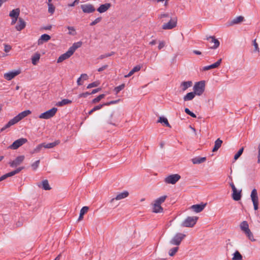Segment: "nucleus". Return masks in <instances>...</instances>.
<instances>
[{
    "mask_svg": "<svg viewBox=\"0 0 260 260\" xmlns=\"http://www.w3.org/2000/svg\"><path fill=\"white\" fill-rule=\"evenodd\" d=\"M99 85V83L98 82H93L91 83H90L88 85L87 88H91L94 87H96Z\"/></svg>",
    "mask_w": 260,
    "mask_h": 260,
    "instance_id": "4d7b16f0",
    "label": "nucleus"
},
{
    "mask_svg": "<svg viewBox=\"0 0 260 260\" xmlns=\"http://www.w3.org/2000/svg\"><path fill=\"white\" fill-rule=\"evenodd\" d=\"M110 118L111 119L108 122L110 124L115 125V123L121 119V115L118 111H114L111 114Z\"/></svg>",
    "mask_w": 260,
    "mask_h": 260,
    "instance_id": "423d86ee",
    "label": "nucleus"
},
{
    "mask_svg": "<svg viewBox=\"0 0 260 260\" xmlns=\"http://www.w3.org/2000/svg\"><path fill=\"white\" fill-rule=\"evenodd\" d=\"M240 227L241 230L244 232L245 234L250 231L249 229L248 224L246 221H242L240 225Z\"/></svg>",
    "mask_w": 260,
    "mask_h": 260,
    "instance_id": "bb28decb",
    "label": "nucleus"
},
{
    "mask_svg": "<svg viewBox=\"0 0 260 260\" xmlns=\"http://www.w3.org/2000/svg\"><path fill=\"white\" fill-rule=\"evenodd\" d=\"M253 45L254 47V51L259 53V49L258 47V44L256 43L255 39L253 41Z\"/></svg>",
    "mask_w": 260,
    "mask_h": 260,
    "instance_id": "6e6d98bb",
    "label": "nucleus"
},
{
    "mask_svg": "<svg viewBox=\"0 0 260 260\" xmlns=\"http://www.w3.org/2000/svg\"><path fill=\"white\" fill-rule=\"evenodd\" d=\"M207 40L209 41L210 43L214 44L213 46L211 47V49H215L219 46V41L214 37H209L207 38Z\"/></svg>",
    "mask_w": 260,
    "mask_h": 260,
    "instance_id": "6ab92c4d",
    "label": "nucleus"
},
{
    "mask_svg": "<svg viewBox=\"0 0 260 260\" xmlns=\"http://www.w3.org/2000/svg\"><path fill=\"white\" fill-rule=\"evenodd\" d=\"M178 247L176 246L170 249L169 254L171 256H174L178 250Z\"/></svg>",
    "mask_w": 260,
    "mask_h": 260,
    "instance_id": "37998d69",
    "label": "nucleus"
},
{
    "mask_svg": "<svg viewBox=\"0 0 260 260\" xmlns=\"http://www.w3.org/2000/svg\"><path fill=\"white\" fill-rule=\"evenodd\" d=\"M51 37L47 34H43L41 35V37L38 40V45H41L44 42H46L50 39Z\"/></svg>",
    "mask_w": 260,
    "mask_h": 260,
    "instance_id": "412c9836",
    "label": "nucleus"
},
{
    "mask_svg": "<svg viewBox=\"0 0 260 260\" xmlns=\"http://www.w3.org/2000/svg\"><path fill=\"white\" fill-rule=\"evenodd\" d=\"M20 14V9L16 8L12 10L9 13V16L11 18H18Z\"/></svg>",
    "mask_w": 260,
    "mask_h": 260,
    "instance_id": "c85d7f7f",
    "label": "nucleus"
},
{
    "mask_svg": "<svg viewBox=\"0 0 260 260\" xmlns=\"http://www.w3.org/2000/svg\"><path fill=\"white\" fill-rule=\"evenodd\" d=\"M180 176L178 174H172L166 177L165 181L168 184H174L180 179Z\"/></svg>",
    "mask_w": 260,
    "mask_h": 260,
    "instance_id": "0eeeda50",
    "label": "nucleus"
},
{
    "mask_svg": "<svg viewBox=\"0 0 260 260\" xmlns=\"http://www.w3.org/2000/svg\"><path fill=\"white\" fill-rule=\"evenodd\" d=\"M230 185L232 189V198L233 200L236 201L240 200L241 198V190H238L233 182L230 183Z\"/></svg>",
    "mask_w": 260,
    "mask_h": 260,
    "instance_id": "39448f33",
    "label": "nucleus"
},
{
    "mask_svg": "<svg viewBox=\"0 0 260 260\" xmlns=\"http://www.w3.org/2000/svg\"><path fill=\"white\" fill-rule=\"evenodd\" d=\"M57 111V109L56 108H52V109L41 113L39 116V117L40 119H49L52 117H53L55 114H56V112Z\"/></svg>",
    "mask_w": 260,
    "mask_h": 260,
    "instance_id": "20e7f679",
    "label": "nucleus"
},
{
    "mask_svg": "<svg viewBox=\"0 0 260 260\" xmlns=\"http://www.w3.org/2000/svg\"><path fill=\"white\" fill-rule=\"evenodd\" d=\"M104 106H105L104 105V103L103 104H100V105H97V106H95V107H94L92 109L94 111H96L97 110H100L103 107H104Z\"/></svg>",
    "mask_w": 260,
    "mask_h": 260,
    "instance_id": "052dcab7",
    "label": "nucleus"
},
{
    "mask_svg": "<svg viewBox=\"0 0 260 260\" xmlns=\"http://www.w3.org/2000/svg\"><path fill=\"white\" fill-rule=\"evenodd\" d=\"M111 5L110 3L102 4L97 9V11L100 13H103L106 12L111 7Z\"/></svg>",
    "mask_w": 260,
    "mask_h": 260,
    "instance_id": "aec40b11",
    "label": "nucleus"
},
{
    "mask_svg": "<svg viewBox=\"0 0 260 260\" xmlns=\"http://www.w3.org/2000/svg\"><path fill=\"white\" fill-rule=\"evenodd\" d=\"M198 217L197 216H188L181 223V226L192 228L197 223Z\"/></svg>",
    "mask_w": 260,
    "mask_h": 260,
    "instance_id": "f257e3e1",
    "label": "nucleus"
},
{
    "mask_svg": "<svg viewBox=\"0 0 260 260\" xmlns=\"http://www.w3.org/2000/svg\"><path fill=\"white\" fill-rule=\"evenodd\" d=\"M157 122L161 123H163L166 126L171 127V125L169 124L168 119L164 117H160Z\"/></svg>",
    "mask_w": 260,
    "mask_h": 260,
    "instance_id": "4c0bfd02",
    "label": "nucleus"
},
{
    "mask_svg": "<svg viewBox=\"0 0 260 260\" xmlns=\"http://www.w3.org/2000/svg\"><path fill=\"white\" fill-rule=\"evenodd\" d=\"M40 162V160H38L31 164V167L33 170H36L37 169L39 166Z\"/></svg>",
    "mask_w": 260,
    "mask_h": 260,
    "instance_id": "3c124183",
    "label": "nucleus"
},
{
    "mask_svg": "<svg viewBox=\"0 0 260 260\" xmlns=\"http://www.w3.org/2000/svg\"><path fill=\"white\" fill-rule=\"evenodd\" d=\"M40 58V54L39 53H36L31 56V62L34 65H36Z\"/></svg>",
    "mask_w": 260,
    "mask_h": 260,
    "instance_id": "f704fd0d",
    "label": "nucleus"
},
{
    "mask_svg": "<svg viewBox=\"0 0 260 260\" xmlns=\"http://www.w3.org/2000/svg\"><path fill=\"white\" fill-rule=\"evenodd\" d=\"M233 260H242V256L238 251H236L233 254L232 258Z\"/></svg>",
    "mask_w": 260,
    "mask_h": 260,
    "instance_id": "ea45409f",
    "label": "nucleus"
},
{
    "mask_svg": "<svg viewBox=\"0 0 260 260\" xmlns=\"http://www.w3.org/2000/svg\"><path fill=\"white\" fill-rule=\"evenodd\" d=\"M165 43L164 41L159 42V45L158 46V49L160 50L162 48H164L165 47Z\"/></svg>",
    "mask_w": 260,
    "mask_h": 260,
    "instance_id": "338daca9",
    "label": "nucleus"
},
{
    "mask_svg": "<svg viewBox=\"0 0 260 260\" xmlns=\"http://www.w3.org/2000/svg\"><path fill=\"white\" fill-rule=\"evenodd\" d=\"M88 210V207L87 206H84L82 207L80 212L79 217L78 219V221H80L82 220L83 218V215L87 212Z\"/></svg>",
    "mask_w": 260,
    "mask_h": 260,
    "instance_id": "c9c22d12",
    "label": "nucleus"
},
{
    "mask_svg": "<svg viewBox=\"0 0 260 260\" xmlns=\"http://www.w3.org/2000/svg\"><path fill=\"white\" fill-rule=\"evenodd\" d=\"M221 61H222V59L220 58V59H218L214 63H213V64H212L211 65H209V66H205V67H204L203 68L202 71H207V70H210V69H212L217 68L221 64Z\"/></svg>",
    "mask_w": 260,
    "mask_h": 260,
    "instance_id": "dca6fc26",
    "label": "nucleus"
},
{
    "mask_svg": "<svg viewBox=\"0 0 260 260\" xmlns=\"http://www.w3.org/2000/svg\"><path fill=\"white\" fill-rule=\"evenodd\" d=\"M186 237V235L181 233H178L175 235L172 239L170 241V244L173 245L179 246L182 241Z\"/></svg>",
    "mask_w": 260,
    "mask_h": 260,
    "instance_id": "7ed1b4c3",
    "label": "nucleus"
},
{
    "mask_svg": "<svg viewBox=\"0 0 260 260\" xmlns=\"http://www.w3.org/2000/svg\"><path fill=\"white\" fill-rule=\"evenodd\" d=\"M196 94L194 92H190L187 93L185 96L183 97L184 101H188L192 100Z\"/></svg>",
    "mask_w": 260,
    "mask_h": 260,
    "instance_id": "2f4dec72",
    "label": "nucleus"
},
{
    "mask_svg": "<svg viewBox=\"0 0 260 260\" xmlns=\"http://www.w3.org/2000/svg\"><path fill=\"white\" fill-rule=\"evenodd\" d=\"M170 16H169V14L168 13H164V14H161L159 16V19H163L164 18H169Z\"/></svg>",
    "mask_w": 260,
    "mask_h": 260,
    "instance_id": "0e129e2a",
    "label": "nucleus"
},
{
    "mask_svg": "<svg viewBox=\"0 0 260 260\" xmlns=\"http://www.w3.org/2000/svg\"><path fill=\"white\" fill-rule=\"evenodd\" d=\"M19 121H20V120L19 119V118H18V117L16 115L13 118L11 119L9 122L10 124H11V125L12 126V125L16 124V123L18 122Z\"/></svg>",
    "mask_w": 260,
    "mask_h": 260,
    "instance_id": "49530a36",
    "label": "nucleus"
},
{
    "mask_svg": "<svg viewBox=\"0 0 260 260\" xmlns=\"http://www.w3.org/2000/svg\"><path fill=\"white\" fill-rule=\"evenodd\" d=\"M125 87V84H122L116 87H115L114 90L116 94H117L118 92H119L121 90L124 89Z\"/></svg>",
    "mask_w": 260,
    "mask_h": 260,
    "instance_id": "a18cd8bd",
    "label": "nucleus"
},
{
    "mask_svg": "<svg viewBox=\"0 0 260 260\" xmlns=\"http://www.w3.org/2000/svg\"><path fill=\"white\" fill-rule=\"evenodd\" d=\"M73 54L71 52V51L68 50L66 53L61 54L57 59V62L58 63H60L62 62L63 60L68 59L70 58Z\"/></svg>",
    "mask_w": 260,
    "mask_h": 260,
    "instance_id": "f3484780",
    "label": "nucleus"
},
{
    "mask_svg": "<svg viewBox=\"0 0 260 260\" xmlns=\"http://www.w3.org/2000/svg\"><path fill=\"white\" fill-rule=\"evenodd\" d=\"M24 155H20L17 156L15 160L9 162V165L11 167H16L21 164L24 159Z\"/></svg>",
    "mask_w": 260,
    "mask_h": 260,
    "instance_id": "4468645a",
    "label": "nucleus"
},
{
    "mask_svg": "<svg viewBox=\"0 0 260 260\" xmlns=\"http://www.w3.org/2000/svg\"><path fill=\"white\" fill-rule=\"evenodd\" d=\"M129 193L127 191H124L122 192L119 193L115 198L112 199L110 201L112 203L115 200H120L127 198L128 196Z\"/></svg>",
    "mask_w": 260,
    "mask_h": 260,
    "instance_id": "2eb2a0df",
    "label": "nucleus"
},
{
    "mask_svg": "<svg viewBox=\"0 0 260 260\" xmlns=\"http://www.w3.org/2000/svg\"><path fill=\"white\" fill-rule=\"evenodd\" d=\"M184 111L186 114L190 115L191 117L193 118H196L197 117L196 115L191 111H190L188 108H185Z\"/></svg>",
    "mask_w": 260,
    "mask_h": 260,
    "instance_id": "864d4df0",
    "label": "nucleus"
},
{
    "mask_svg": "<svg viewBox=\"0 0 260 260\" xmlns=\"http://www.w3.org/2000/svg\"><path fill=\"white\" fill-rule=\"evenodd\" d=\"M20 73V71L14 70L4 74V77L7 80H11Z\"/></svg>",
    "mask_w": 260,
    "mask_h": 260,
    "instance_id": "f8f14e48",
    "label": "nucleus"
},
{
    "mask_svg": "<svg viewBox=\"0 0 260 260\" xmlns=\"http://www.w3.org/2000/svg\"><path fill=\"white\" fill-rule=\"evenodd\" d=\"M141 67L140 65L135 66L133 68V69L129 72L127 75L124 76L125 78H127L131 76L132 75L134 74V73L138 72L140 70Z\"/></svg>",
    "mask_w": 260,
    "mask_h": 260,
    "instance_id": "473e14b6",
    "label": "nucleus"
},
{
    "mask_svg": "<svg viewBox=\"0 0 260 260\" xmlns=\"http://www.w3.org/2000/svg\"><path fill=\"white\" fill-rule=\"evenodd\" d=\"M244 20V17L242 16H239L235 17L234 19L232 20L231 21L228 22L227 24L228 26H232L235 24H238L241 22H242Z\"/></svg>",
    "mask_w": 260,
    "mask_h": 260,
    "instance_id": "a211bd4d",
    "label": "nucleus"
},
{
    "mask_svg": "<svg viewBox=\"0 0 260 260\" xmlns=\"http://www.w3.org/2000/svg\"><path fill=\"white\" fill-rule=\"evenodd\" d=\"M101 19H102L101 17H98V18H96L94 21H93L92 22H91L90 23V25L93 26V25H95L96 24L100 22L101 21Z\"/></svg>",
    "mask_w": 260,
    "mask_h": 260,
    "instance_id": "13d9d810",
    "label": "nucleus"
},
{
    "mask_svg": "<svg viewBox=\"0 0 260 260\" xmlns=\"http://www.w3.org/2000/svg\"><path fill=\"white\" fill-rule=\"evenodd\" d=\"M27 141V139L25 138H20L16 141H15L12 144L9 146V148L12 149H17L19 147L23 145L24 144L26 143Z\"/></svg>",
    "mask_w": 260,
    "mask_h": 260,
    "instance_id": "1a4fd4ad",
    "label": "nucleus"
},
{
    "mask_svg": "<svg viewBox=\"0 0 260 260\" xmlns=\"http://www.w3.org/2000/svg\"><path fill=\"white\" fill-rule=\"evenodd\" d=\"M79 2V0H75L73 3L69 4L68 6L70 7H74L76 5L78 4Z\"/></svg>",
    "mask_w": 260,
    "mask_h": 260,
    "instance_id": "e2e57ef3",
    "label": "nucleus"
},
{
    "mask_svg": "<svg viewBox=\"0 0 260 260\" xmlns=\"http://www.w3.org/2000/svg\"><path fill=\"white\" fill-rule=\"evenodd\" d=\"M23 169V167H20V168H17V169H16L14 171H13L12 172H10L9 173H8L0 177V182L6 179L8 177L13 176L15 175V174L19 173Z\"/></svg>",
    "mask_w": 260,
    "mask_h": 260,
    "instance_id": "ddd939ff",
    "label": "nucleus"
},
{
    "mask_svg": "<svg viewBox=\"0 0 260 260\" xmlns=\"http://www.w3.org/2000/svg\"><path fill=\"white\" fill-rule=\"evenodd\" d=\"M192 85V82L191 81L182 82L180 84V87L183 91H185L189 87H191Z\"/></svg>",
    "mask_w": 260,
    "mask_h": 260,
    "instance_id": "b1692460",
    "label": "nucleus"
},
{
    "mask_svg": "<svg viewBox=\"0 0 260 260\" xmlns=\"http://www.w3.org/2000/svg\"><path fill=\"white\" fill-rule=\"evenodd\" d=\"M72 101L70 100L69 99H63L61 101L58 102L56 104V105L57 106L61 107V106H63L64 105H68V104H71V103H72Z\"/></svg>",
    "mask_w": 260,
    "mask_h": 260,
    "instance_id": "e433bc0d",
    "label": "nucleus"
},
{
    "mask_svg": "<svg viewBox=\"0 0 260 260\" xmlns=\"http://www.w3.org/2000/svg\"><path fill=\"white\" fill-rule=\"evenodd\" d=\"M67 28L69 30L68 32L69 35L74 36L76 34V30L73 26H68Z\"/></svg>",
    "mask_w": 260,
    "mask_h": 260,
    "instance_id": "de8ad7c7",
    "label": "nucleus"
},
{
    "mask_svg": "<svg viewBox=\"0 0 260 260\" xmlns=\"http://www.w3.org/2000/svg\"><path fill=\"white\" fill-rule=\"evenodd\" d=\"M167 197V196L166 195L161 196V197L158 198L157 199H156L155 200L154 203L157 205H160L162 203H164Z\"/></svg>",
    "mask_w": 260,
    "mask_h": 260,
    "instance_id": "58836bf2",
    "label": "nucleus"
},
{
    "mask_svg": "<svg viewBox=\"0 0 260 260\" xmlns=\"http://www.w3.org/2000/svg\"><path fill=\"white\" fill-rule=\"evenodd\" d=\"M38 186L40 187H41L43 189L45 190H48L51 189L47 180H43L41 183L38 184Z\"/></svg>",
    "mask_w": 260,
    "mask_h": 260,
    "instance_id": "393cba45",
    "label": "nucleus"
},
{
    "mask_svg": "<svg viewBox=\"0 0 260 260\" xmlns=\"http://www.w3.org/2000/svg\"><path fill=\"white\" fill-rule=\"evenodd\" d=\"M258 156H257V162L259 163L260 162V144L258 145Z\"/></svg>",
    "mask_w": 260,
    "mask_h": 260,
    "instance_id": "774afa93",
    "label": "nucleus"
},
{
    "mask_svg": "<svg viewBox=\"0 0 260 260\" xmlns=\"http://www.w3.org/2000/svg\"><path fill=\"white\" fill-rule=\"evenodd\" d=\"M59 143L58 142H54L53 143H48V144H44V147L45 148H52L55 146L56 145H57Z\"/></svg>",
    "mask_w": 260,
    "mask_h": 260,
    "instance_id": "79ce46f5",
    "label": "nucleus"
},
{
    "mask_svg": "<svg viewBox=\"0 0 260 260\" xmlns=\"http://www.w3.org/2000/svg\"><path fill=\"white\" fill-rule=\"evenodd\" d=\"M48 12L51 14H53L55 11V7L51 3H48Z\"/></svg>",
    "mask_w": 260,
    "mask_h": 260,
    "instance_id": "c03bdc74",
    "label": "nucleus"
},
{
    "mask_svg": "<svg viewBox=\"0 0 260 260\" xmlns=\"http://www.w3.org/2000/svg\"><path fill=\"white\" fill-rule=\"evenodd\" d=\"M205 83L204 81L196 82L193 86V92L199 96L202 94L205 90Z\"/></svg>",
    "mask_w": 260,
    "mask_h": 260,
    "instance_id": "f03ea898",
    "label": "nucleus"
},
{
    "mask_svg": "<svg viewBox=\"0 0 260 260\" xmlns=\"http://www.w3.org/2000/svg\"><path fill=\"white\" fill-rule=\"evenodd\" d=\"M222 143V141L219 138L217 139L215 141L214 146L212 149V151L215 152L217 151L218 149L221 147Z\"/></svg>",
    "mask_w": 260,
    "mask_h": 260,
    "instance_id": "c756f323",
    "label": "nucleus"
},
{
    "mask_svg": "<svg viewBox=\"0 0 260 260\" xmlns=\"http://www.w3.org/2000/svg\"><path fill=\"white\" fill-rule=\"evenodd\" d=\"M91 93L90 92H84V93H82L81 94H80L78 96L79 98H86L88 95H90Z\"/></svg>",
    "mask_w": 260,
    "mask_h": 260,
    "instance_id": "680f3d73",
    "label": "nucleus"
},
{
    "mask_svg": "<svg viewBox=\"0 0 260 260\" xmlns=\"http://www.w3.org/2000/svg\"><path fill=\"white\" fill-rule=\"evenodd\" d=\"M206 160L205 157H196L191 159V161L193 164H200L204 162Z\"/></svg>",
    "mask_w": 260,
    "mask_h": 260,
    "instance_id": "a878e982",
    "label": "nucleus"
},
{
    "mask_svg": "<svg viewBox=\"0 0 260 260\" xmlns=\"http://www.w3.org/2000/svg\"><path fill=\"white\" fill-rule=\"evenodd\" d=\"M31 113V111L29 110H25L22 111V112L19 113L17 116L20 120V121L23 118L25 117L29 114Z\"/></svg>",
    "mask_w": 260,
    "mask_h": 260,
    "instance_id": "7c9ffc66",
    "label": "nucleus"
},
{
    "mask_svg": "<svg viewBox=\"0 0 260 260\" xmlns=\"http://www.w3.org/2000/svg\"><path fill=\"white\" fill-rule=\"evenodd\" d=\"M12 49V47L10 45L8 44H4V51L8 53Z\"/></svg>",
    "mask_w": 260,
    "mask_h": 260,
    "instance_id": "bf43d9fd",
    "label": "nucleus"
},
{
    "mask_svg": "<svg viewBox=\"0 0 260 260\" xmlns=\"http://www.w3.org/2000/svg\"><path fill=\"white\" fill-rule=\"evenodd\" d=\"M105 95L104 94H102L98 96L96 98L93 99L91 101L92 104H96L100 101L102 99L105 97Z\"/></svg>",
    "mask_w": 260,
    "mask_h": 260,
    "instance_id": "a19ab883",
    "label": "nucleus"
},
{
    "mask_svg": "<svg viewBox=\"0 0 260 260\" xmlns=\"http://www.w3.org/2000/svg\"><path fill=\"white\" fill-rule=\"evenodd\" d=\"M206 204H196L191 206V208L196 213H199L203 210Z\"/></svg>",
    "mask_w": 260,
    "mask_h": 260,
    "instance_id": "4be33fe9",
    "label": "nucleus"
},
{
    "mask_svg": "<svg viewBox=\"0 0 260 260\" xmlns=\"http://www.w3.org/2000/svg\"><path fill=\"white\" fill-rule=\"evenodd\" d=\"M246 236L248 238V239L251 240V241H255V239L254 238L253 234L252 232L249 231V232H247L246 234Z\"/></svg>",
    "mask_w": 260,
    "mask_h": 260,
    "instance_id": "603ef678",
    "label": "nucleus"
},
{
    "mask_svg": "<svg viewBox=\"0 0 260 260\" xmlns=\"http://www.w3.org/2000/svg\"><path fill=\"white\" fill-rule=\"evenodd\" d=\"M251 199L253 204L254 210H257L258 208V199L256 189H253L251 192Z\"/></svg>",
    "mask_w": 260,
    "mask_h": 260,
    "instance_id": "6e6552de",
    "label": "nucleus"
},
{
    "mask_svg": "<svg viewBox=\"0 0 260 260\" xmlns=\"http://www.w3.org/2000/svg\"><path fill=\"white\" fill-rule=\"evenodd\" d=\"M82 45L81 42H78L75 43L73 44V45L69 48V50L71 51V52L73 54L75 51L77 49L80 47Z\"/></svg>",
    "mask_w": 260,
    "mask_h": 260,
    "instance_id": "cd10ccee",
    "label": "nucleus"
},
{
    "mask_svg": "<svg viewBox=\"0 0 260 260\" xmlns=\"http://www.w3.org/2000/svg\"><path fill=\"white\" fill-rule=\"evenodd\" d=\"M25 22L21 18H19L18 20V23L16 25L15 28L17 30L20 31L25 27Z\"/></svg>",
    "mask_w": 260,
    "mask_h": 260,
    "instance_id": "5701e85b",
    "label": "nucleus"
},
{
    "mask_svg": "<svg viewBox=\"0 0 260 260\" xmlns=\"http://www.w3.org/2000/svg\"><path fill=\"white\" fill-rule=\"evenodd\" d=\"M81 8L84 13H91L95 11L94 6L90 4H87L81 5Z\"/></svg>",
    "mask_w": 260,
    "mask_h": 260,
    "instance_id": "9b49d317",
    "label": "nucleus"
},
{
    "mask_svg": "<svg viewBox=\"0 0 260 260\" xmlns=\"http://www.w3.org/2000/svg\"><path fill=\"white\" fill-rule=\"evenodd\" d=\"M114 54V52H111V53H106L105 54H102V55H101L99 57H98V59H103L105 58H106V57H109V56H111L112 55H113V54Z\"/></svg>",
    "mask_w": 260,
    "mask_h": 260,
    "instance_id": "09e8293b",
    "label": "nucleus"
},
{
    "mask_svg": "<svg viewBox=\"0 0 260 260\" xmlns=\"http://www.w3.org/2000/svg\"><path fill=\"white\" fill-rule=\"evenodd\" d=\"M42 147H44V143L39 144L38 145L36 148L34 149L32 153H38L39 152Z\"/></svg>",
    "mask_w": 260,
    "mask_h": 260,
    "instance_id": "5fc2aeb1",
    "label": "nucleus"
},
{
    "mask_svg": "<svg viewBox=\"0 0 260 260\" xmlns=\"http://www.w3.org/2000/svg\"><path fill=\"white\" fill-rule=\"evenodd\" d=\"M11 124H10L9 122H8L4 127H3L1 129V132H3L6 129L10 127L11 126Z\"/></svg>",
    "mask_w": 260,
    "mask_h": 260,
    "instance_id": "69168bd1",
    "label": "nucleus"
},
{
    "mask_svg": "<svg viewBox=\"0 0 260 260\" xmlns=\"http://www.w3.org/2000/svg\"><path fill=\"white\" fill-rule=\"evenodd\" d=\"M177 25V18L171 19L168 23H165L162 25L163 29H171L175 27Z\"/></svg>",
    "mask_w": 260,
    "mask_h": 260,
    "instance_id": "9d476101",
    "label": "nucleus"
},
{
    "mask_svg": "<svg viewBox=\"0 0 260 260\" xmlns=\"http://www.w3.org/2000/svg\"><path fill=\"white\" fill-rule=\"evenodd\" d=\"M244 148L242 147L241 149L239 150V151L237 152V153L234 156V159L237 160L242 154L243 152Z\"/></svg>",
    "mask_w": 260,
    "mask_h": 260,
    "instance_id": "8fccbe9b",
    "label": "nucleus"
},
{
    "mask_svg": "<svg viewBox=\"0 0 260 260\" xmlns=\"http://www.w3.org/2000/svg\"><path fill=\"white\" fill-rule=\"evenodd\" d=\"M153 212L154 213H161L163 211V208L161 207L160 205H157L156 203H154L153 205Z\"/></svg>",
    "mask_w": 260,
    "mask_h": 260,
    "instance_id": "72a5a7b5",
    "label": "nucleus"
}]
</instances>
